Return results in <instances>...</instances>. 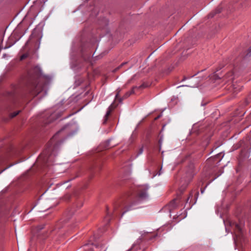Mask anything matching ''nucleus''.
Masks as SVG:
<instances>
[{
	"instance_id": "nucleus-1",
	"label": "nucleus",
	"mask_w": 251,
	"mask_h": 251,
	"mask_svg": "<svg viewBox=\"0 0 251 251\" xmlns=\"http://www.w3.org/2000/svg\"><path fill=\"white\" fill-rule=\"evenodd\" d=\"M148 187L146 185L140 186L136 193H128L124 198L116 202L114 205L113 214L117 216L122 213V216L126 211L133 209L140 201L148 197L147 191Z\"/></svg>"
},
{
	"instance_id": "nucleus-2",
	"label": "nucleus",
	"mask_w": 251,
	"mask_h": 251,
	"mask_svg": "<svg viewBox=\"0 0 251 251\" xmlns=\"http://www.w3.org/2000/svg\"><path fill=\"white\" fill-rule=\"evenodd\" d=\"M77 121L73 120L70 123L65 125L61 130L58 131L50 139L47 145L46 149L42 153L37 159V162L44 167H48L53 162V156L55 155V150L58 144V141H56L58 135L67 129L76 127Z\"/></svg>"
},
{
	"instance_id": "nucleus-3",
	"label": "nucleus",
	"mask_w": 251,
	"mask_h": 251,
	"mask_svg": "<svg viewBox=\"0 0 251 251\" xmlns=\"http://www.w3.org/2000/svg\"><path fill=\"white\" fill-rule=\"evenodd\" d=\"M41 75L40 68L36 66L28 71L24 79L26 92L33 97L41 91L38 85V79Z\"/></svg>"
},
{
	"instance_id": "nucleus-4",
	"label": "nucleus",
	"mask_w": 251,
	"mask_h": 251,
	"mask_svg": "<svg viewBox=\"0 0 251 251\" xmlns=\"http://www.w3.org/2000/svg\"><path fill=\"white\" fill-rule=\"evenodd\" d=\"M229 226L233 230L236 240L240 243L244 241V231L243 229V224L241 222L239 224L229 221L228 222Z\"/></svg>"
},
{
	"instance_id": "nucleus-5",
	"label": "nucleus",
	"mask_w": 251,
	"mask_h": 251,
	"mask_svg": "<svg viewBox=\"0 0 251 251\" xmlns=\"http://www.w3.org/2000/svg\"><path fill=\"white\" fill-rule=\"evenodd\" d=\"M189 167L190 169L187 172L186 176L183 177L181 180V186L179 188V190L181 193L185 190L188 184L192 180L194 176L193 171V165H191Z\"/></svg>"
},
{
	"instance_id": "nucleus-6",
	"label": "nucleus",
	"mask_w": 251,
	"mask_h": 251,
	"mask_svg": "<svg viewBox=\"0 0 251 251\" xmlns=\"http://www.w3.org/2000/svg\"><path fill=\"white\" fill-rule=\"evenodd\" d=\"M148 86H149V85L147 83H143L142 85H141L138 87L137 86L134 87H133L131 91L127 92L125 94V95L123 96V97L122 98H119V93H120V92L121 90L118 89V90H117V93L115 96V99L117 100H119V102H121L122 101V100L124 99H126L128 97H129L130 96V95L134 93V90L135 89H143V88H146Z\"/></svg>"
},
{
	"instance_id": "nucleus-7",
	"label": "nucleus",
	"mask_w": 251,
	"mask_h": 251,
	"mask_svg": "<svg viewBox=\"0 0 251 251\" xmlns=\"http://www.w3.org/2000/svg\"><path fill=\"white\" fill-rule=\"evenodd\" d=\"M87 243H85L81 247V251H93L94 243L93 240L94 237H93Z\"/></svg>"
},
{
	"instance_id": "nucleus-8",
	"label": "nucleus",
	"mask_w": 251,
	"mask_h": 251,
	"mask_svg": "<svg viewBox=\"0 0 251 251\" xmlns=\"http://www.w3.org/2000/svg\"><path fill=\"white\" fill-rule=\"evenodd\" d=\"M114 108L115 107H114L113 104H111L110 105V106L108 107V110L106 112V113L104 117V120H103V123L104 124L106 123L109 116L111 114V113L112 112V110L114 109Z\"/></svg>"
},
{
	"instance_id": "nucleus-9",
	"label": "nucleus",
	"mask_w": 251,
	"mask_h": 251,
	"mask_svg": "<svg viewBox=\"0 0 251 251\" xmlns=\"http://www.w3.org/2000/svg\"><path fill=\"white\" fill-rule=\"evenodd\" d=\"M60 116V114H58V113L56 112H54L51 113L49 118H48L47 121L46 122V124H48L50 123H51L53 120L56 119L58 117Z\"/></svg>"
},
{
	"instance_id": "nucleus-10",
	"label": "nucleus",
	"mask_w": 251,
	"mask_h": 251,
	"mask_svg": "<svg viewBox=\"0 0 251 251\" xmlns=\"http://www.w3.org/2000/svg\"><path fill=\"white\" fill-rule=\"evenodd\" d=\"M71 67L74 70H77L78 61L76 57H74L73 54L71 55Z\"/></svg>"
},
{
	"instance_id": "nucleus-11",
	"label": "nucleus",
	"mask_w": 251,
	"mask_h": 251,
	"mask_svg": "<svg viewBox=\"0 0 251 251\" xmlns=\"http://www.w3.org/2000/svg\"><path fill=\"white\" fill-rule=\"evenodd\" d=\"M92 44H85L84 45H83V46L81 47V50L82 51H84V50H86V52H87V58H89L90 56V53L89 52V53H87V51L90 49V48H91L92 47Z\"/></svg>"
},
{
	"instance_id": "nucleus-12",
	"label": "nucleus",
	"mask_w": 251,
	"mask_h": 251,
	"mask_svg": "<svg viewBox=\"0 0 251 251\" xmlns=\"http://www.w3.org/2000/svg\"><path fill=\"white\" fill-rule=\"evenodd\" d=\"M232 75L233 72H229L225 75L224 79V80H226V81H228L229 80L232 79Z\"/></svg>"
},
{
	"instance_id": "nucleus-13",
	"label": "nucleus",
	"mask_w": 251,
	"mask_h": 251,
	"mask_svg": "<svg viewBox=\"0 0 251 251\" xmlns=\"http://www.w3.org/2000/svg\"><path fill=\"white\" fill-rule=\"evenodd\" d=\"M110 212L108 211V209L107 208L106 216L104 217V221L106 224H108L110 222Z\"/></svg>"
},
{
	"instance_id": "nucleus-14",
	"label": "nucleus",
	"mask_w": 251,
	"mask_h": 251,
	"mask_svg": "<svg viewBox=\"0 0 251 251\" xmlns=\"http://www.w3.org/2000/svg\"><path fill=\"white\" fill-rule=\"evenodd\" d=\"M177 199H174L170 203V207L172 208H175L176 205Z\"/></svg>"
},
{
	"instance_id": "nucleus-15",
	"label": "nucleus",
	"mask_w": 251,
	"mask_h": 251,
	"mask_svg": "<svg viewBox=\"0 0 251 251\" xmlns=\"http://www.w3.org/2000/svg\"><path fill=\"white\" fill-rule=\"evenodd\" d=\"M28 56V53H25L23 54H22L20 57V60H23L25 58H26Z\"/></svg>"
},
{
	"instance_id": "nucleus-16",
	"label": "nucleus",
	"mask_w": 251,
	"mask_h": 251,
	"mask_svg": "<svg viewBox=\"0 0 251 251\" xmlns=\"http://www.w3.org/2000/svg\"><path fill=\"white\" fill-rule=\"evenodd\" d=\"M233 89L234 92H236L237 91H240L241 89V87L238 88V87L236 86V85L233 84Z\"/></svg>"
},
{
	"instance_id": "nucleus-17",
	"label": "nucleus",
	"mask_w": 251,
	"mask_h": 251,
	"mask_svg": "<svg viewBox=\"0 0 251 251\" xmlns=\"http://www.w3.org/2000/svg\"><path fill=\"white\" fill-rule=\"evenodd\" d=\"M20 112V111H18L14 112L12 113L10 115L11 117L14 118V117H16L17 115L19 114Z\"/></svg>"
},
{
	"instance_id": "nucleus-18",
	"label": "nucleus",
	"mask_w": 251,
	"mask_h": 251,
	"mask_svg": "<svg viewBox=\"0 0 251 251\" xmlns=\"http://www.w3.org/2000/svg\"><path fill=\"white\" fill-rule=\"evenodd\" d=\"M143 152V147H142L141 148L139 149V150L137 152V155L138 156V155L142 154Z\"/></svg>"
},
{
	"instance_id": "nucleus-19",
	"label": "nucleus",
	"mask_w": 251,
	"mask_h": 251,
	"mask_svg": "<svg viewBox=\"0 0 251 251\" xmlns=\"http://www.w3.org/2000/svg\"><path fill=\"white\" fill-rule=\"evenodd\" d=\"M248 140L249 142V143L251 145V131H250L249 134L248 135Z\"/></svg>"
},
{
	"instance_id": "nucleus-20",
	"label": "nucleus",
	"mask_w": 251,
	"mask_h": 251,
	"mask_svg": "<svg viewBox=\"0 0 251 251\" xmlns=\"http://www.w3.org/2000/svg\"><path fill=\"white\" fill-rule=\"evenodd\" d=\"M126 64V62H124L122 63L116 70H118L120 68H121L122 66H123L125 64Z\"/></svg>"
},
{
	"instance_id": "nucleus-21",
	"label": "nucleus",
	"mask_w": 251,
	"mask_h": 251,
	"mask_svg": "<svg viewBox=\"0 0 251 251\" xmlns=\"http://www.w3.org/2000/svg\"><path fill=\"white\" fill-rule=\"evenodd\" d=\"M4 162V160L3 159L0 158V166H1Z\"/></svg>"
},
{
	"instance_id": "nucleus-22",
	"label": "nucleus",
	"mask_w": 251,
	"mask_h": 251,
	"mask_svg": "<svg viewBox=\"0 0 251 251\" xmlns=\"http://www.w3.org/2000/svg\"><path fill=\"white\" fill-rule=\"evenodd\" d=\"M44 228V226H40L38 227V229L37 230H41L42 229H43Z\"/></svg>"
},
{
	"instance_id": "nucleus-23",
	"label": "nucleus",
	"mask_w": 251,
	"mask_h": 251,
	"mask_svg": "<svg viewBox=\"0 0 251 251\" xmlns=\"http://www.w3.org/2000/svg\"><path fill=\"white\" fill-rule=\"evenodd\" d=\"M28 42H29V40H28V41H27L26 42V43H25V46H24V50L26 49V46H27V44H28Z\"/></svg>"
},
{
	"instance_id": "nucleus-24",
	"label": "nucleus",
	"mask_w": 251,
	"mask_h": 251,
	"mask_svg": "<svg viewBox=\"0 0 251 251\" xmlns=\"http://www.w3.org/2000/svg\"><path fill=\"white\" fill-rule=\"evenodd\" d=\"M160 117H161V115H158L157 117H156V118H155V119H154V120H157V119H158Z\"/></svg>"
},
{
	"instance_id": "nucleus-25",
	"label": "nucleus",
	"mask_w": 251,
	"mask_h": 251,
	"mask_svg": "<svg viewBox=\"0 0 251 251\" xmlns=\"http://www.w3.org/2000/svg\"><path fill=\"white\" fill-rule=\"evenodd\" d=\"M132 251H142L140 249L137 250L136 251L132 250Z\"/></svg>"
},
{
	"instance_id": "nucleus-26",
	"label": "nucleus",
	"mask_w": 251,
	"mask_h": 251,
	"mask_svg": "<svg viewBox=\"0 0 251 251\" xmlns=\"http://www.w3.org/2000/svg\"><path fill=\"white\" fill-rule=\"evenodd\" d=\"M214 76L215 77V79H217L218 78V75H215Z\"/></svg>"
},
{
	"instance_id": "nucleus-27",
	"label": "nucleus",
	"mask_w": 251,
	"mask_h": 251,
	"mask_svg": "<svg viewBox=\"0 0 251 251\" xmlns=\"http://www.w3.org/2000/svg\"><path fill=\"white\" fill-rule=\"evenodd\" d=\"M190 195H191V194H190ZM190 196H190L187 198V202H188V201H189V198H190Z\"/></svg>"
},
{
	"instance_id": "nucleus-28",
	"label": "nucleus",
	"mask_w": 251,
	"mask_h": 251,
	"mask_svg": "<svg viewBox=\"0 0 251 251\" xmlns=\"http://www.w3.org/2000/svg\"><path fill=\"white\" fill-rule=\"evenodd\" d=\"M249 52H250V53H251V48L250 49Z\"/></svg>"
},
{
	"instance_id": "nucleus-29",
	"label": "nucleus",
	"mask_w": 251,
	"mask_h": 251,
	"mask_svg": "<svg viewBox=\"0 0 251 251\" xmlns=\"http://www.w3.org/2000/svg\"><path fill=\"white\" fill-rule=\"evenodd\" d=\"M220 11L219 10H217V13H220Z\"/></svg>"
},
{
	"instance_id": "nucleus-30",
	"label": "nucleus",
	"mask_w": 251,
	"mask_h": 251,
	"mask_svg": "<svg viewBox=\"0 0 251 251\" xmlns=\"http://www.w3.org/2000/svg\"><path fill=\"white\" fill-rule=\"evenodd\" d=\"M209 16H210L211 17H213V15H211V14H210V15H209Z\"/></svg>"
},
{
	"instance_id": "nucleus-31",
	"label": "nucleus",
	"mask_w": 251,
	"mask_h": 251,
	"mask_svg": "<svg viewBox=\"0 0 251 251\" xmlns=\"http://www.w3.org/2000/svg\"><path fill=\"white\" fill-rule=\"evenodd\" d=\"M201 193H202L203 192V191L201 190Z\"/></svg>"
},
{
	"instance_id": "nucleus-32",
	"label": "nucleus",
	"mask_w": 251,
	"mask_h": 251,
	"mask_svg": "<svg viewBox=\"0 0 251 251\" xmlns=\"http://www.w3.org/2000/svg\"><path fill=\"white\" fill-rule=\"evenodd\" d=\"M1 173V172H0V174Z\"/></svg>"
}]
</instances>
